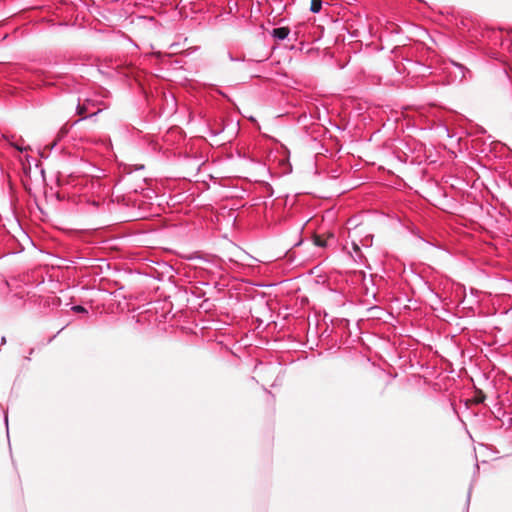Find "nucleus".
I'll list each match as a JSON object with an SVG mask.
<instances>
[{
    "label": "nucleus",
    "mask_w": 512,
    "mask_h": 512,
    "mask_svg": "<svg viewBox=\"0 0 512 512\" xmlns=\"http://www.w3.org/2000/svg\"><path fill=\"white\" fill-rule=\"evenodd\" d=\"M451 64L459 70L460 73V81H462L466 77V73L469 72L466 66L456 61L451 60Z\"/></svg>",
    "instance_id": "nucleus-6"
},
{
    "label": "nucleus",
    "mask_w": 512,
    "mask_h": 512,
    "mask_svg": "<svg viewBox=\"0 0 512 512\" xmlns=\"http://www.w3.org/2000/svg\"><path fill=\"white\" fill-rule=\"evenodd\" d=\"M313 242L316 246L325 248L329 246V243H335L336 238L333 233H328L327 239H324L321 235H314Z\"/></svg>",
    "instance_id": "nucleus-3"
},
{
    "label": "nucleus",
    "mask_w": 512,
    "mask_h": 512,
    "mask_svg": "<svg viewBox=\"0 0 512 512\" xmlns=\"http://www.w3.org/2000/svg\"><path fill=\"white\" fill-rule=\"evenodd\" d=\"M46 200L62 202L67 198L78 206V210L82 212L106 211L109 209L110 203H106L103 194H40Z\"/></svg>",
    "instance_id": "nucleus-1"
},
{
    "label": "nucleus",
    "mask_w": 512,
    "mask_h": 512,
    "mask_svg": "<svg viewBox=\"0 0 512 512\" xmlns=\"http://www.w3.org/2000/svg\"><path fill=\"white\" fill-rule=\"evenodd\" d=\"M5 343H6V337H5V336H3V337L1 338V345H4Z\"/></svg>",
    "instance_id": "nucleus-22"
},
{
    "label": "nucleus",
    "mask_w": 512,
    "mask_h": 512,
    "mask_svg": "<svg viewBox=\"0 0 512 512\" xmlns=\"http://www.w3.org/2000/svg\"><path fill=\"white\" fill-rule=\"evenodd\" d=\"M72 311L76 313H87V309L82 305H75L72 307Z\"/></svg>",
    "instance_id": "nucleus-13"
},
{
    "label": "nucleus",
    "mask_w": 512,
    "mask_h": 512,
    "mask_svg": "<svg viewBox=\"0 0 512 512\" xmlns=\"http://www.w3.org/2000/svg\"><path fill=\"white\" fill-rule=\"evenodd\" d=\"M191 293L197 298H203L205 296V292L198 287L194 288Z\"/></svg>",
    "instance_id": "nucleus-10"
},
{
    "label": "nucleus",
    "mask_w": 512,
    "mask_h": 512,
    "mask_svg": "<svg viewBox=\"0 0 512 512\" xmlns=\"http://www.w3.org/2000/svg\"><path fill=\"white\" fill-rule=\"evenodd\" d=\"M131 192L137 193L139 191H138V189H133Z\"/></svg>",
    "instance_id": "nucleus-27"
},
{
    "label": "nucleus",
    "mask_w": 512,
    "mask_h": 512,
    "mask_svg": "<svg viewBox=\"0 0 512 512\" xmlns=\"http://www.w3.org/2000/svg\"><path fill=\"white\" fill-rule=\"evenodd\" d=\"M69 132V128L67 127H62L59 132H58V135H57V140H61L63 137H65Z\"/></svg>",
    "instance_id": "nucleus-11"
},
{
    "label": "nucleus",
    "mask_w": 512,
    "mask_h": 512,
    "mask_svg": "<svg viewBox=\"0 0 512 512\" xmlns=\"http://www.w3.org/2000/svg\"><path fill=\"white\" fill-rule=\"evenodd\" d=\"M501 417V414L498 412V415L496 416V418L500 419Z\"/></svg>",
    "instance_id": "nucleus-30"
},
{
    "label": "nucleus",
    "mask_w": 512,
    "mask_h": 512,
    "mask_svg": "<svg viewBox=\"0 0 512 512\" xmlns=\"http://www.w3.org/2000/svg\"><path fill=\"white\" fill-rule=\"evenodd\" d=\"M302 242H303L302 239H300L299 241H297L296 243H294L292 245V248L300 246L302 244Z\"/></svg>",
    "instance_id": "nucleus-18"
},
{
    "label": "nucleus",
    "mask_w": 512,
    "mask_h": 512,
    "mask_svg": "<svg viewBox=\"0 0 512 512\" xmlns=\"http://www.w3.org/2000/svg\"><path fill=\"white\" fill-rule=\"evenodd\" d=\"M506 424H508V428H509L510 425L512 424V418L511 417H508V419L506 421Z\"/></svg>",
    "instance_id": "nucleus-20"
},
{
    "label": "nucleus",
    "mask_w": 512,
    "mask_h": 512,
    "mask_svg": "<svg viewBox=\"0 0 512 512\" xmlns=\"http://www.w3.org/2000/svg\"><path fill=\"white\" fill-rule=\"evenodd\" d=\"M25 360L30 361V357H29V356H26V357H25Z\"/></svg>",
    "instance_id": "nucleus-29"
},
{
    "label": "nucleus",
    "mask_w": 512,
    "mask_h": 512,
    "mask_svg": "<svg viewBox=\"0 0 512 512\" xmlns=\"http://www.w3.org/2000/svg\"><path fill=\"white\" fill-rule=\"evenodd\" d=\"M322 5H323L322 0H311L310 11L314 14L319 13L322 9Z\"/></svg>",
    "instance_id": "nucleus-7"
},
{
    "label": "nucleus",
    "mask_w": 512,
    "mask_h": 512,
    "mask_svg": "<svg viewBox=\"0 0 512 512\" xmlns=\"http://www.w3.org/2000/svg\"><path fill=\"white\" fill-rule=\"evenodd\" d=\"M87 111V108L85 105L78 103L76 107V112L78 115H84Z\"/></svg>",
    "instance_id": "nucleus-12"
},
{
    "label": "nucleus",
    "mask_w": 512,
    "mask_h": 512,
    "mask_svg": "<svg viewBox=\"0 0 512 512\" xmlns=\"http://www.w3.org/2000/svg\"><path fill=\"white\" fill-rule=\"evenodd\" d=\"M239 72H243V65L239 68Z\"/></svg>",
    "instance_id": "nucleus-28"
},
{
    "label": "nucleus",
    "mask_w": 512,
    "mask_h": 512,
    "mask_svg": "<svg viewBox=\"0 0 512 512\" xmlns=\"http://www.w3.org/2000/svg\"><path fill=\"white\" fill-rule=\"evenodd\" d=\"M4 420H5L6 427L8 428V415H7V413H5Z\"/></svg>",
    "instance_id": "nucleus-21"
},
{
    "label": "nucleus",
    "mask_w": 512,
    "mask_h": 512,
    "mask_svg": "<svg viewBox=\"0 0 512 512\" xmlns=\"http://www.w3.org/2000/svg\"><path fill=\"white\" fill-rule=\"evenodd\" d=\"M353 250L356 254H359L361 253V250H360V247L358 246V244H356L355 242H353Z\"/></svg>",
    "instance_id": "nucleus-16"
},
{
    "label": "nucleus",
    "mask_w": 512,
    "mask_h": 512,
    "mask_svg": "<svg viewBox=\"0 0 512 512\" xmlns=\"http://www.w3.org/2000/svg\"><path fill=\"white\" fill-rule=\"evenodd\" d=\"M99 112H100V110H98L96 113H92V114H90L89 116H83L81 119H79V120L75 121V123H74V124H76V123L80 122L81 120H85V119H87V118H92V117L96 116Z\"/></svg>",
    "instance_id": "nucleus-14"
},
{
    "label": "nucleus",
    "mask_w": 512,
    "mask_h": 512,
    "mask_svg": "<svg viewBox=\"0 0 512 512\" xmlns=\"http://www.w3.org/2000/svg\"><path fill=\"white\" fill-rule=\"evenodd\" d=\"M264 391L269 395L271 396L272 399H274V395L271 393V391H269L268 389H266L265 387L263 388Z\"/></svg>",
    "instance_id": "nucleus-19"
},
{
    "label": "nucleus",
    "mask_w": 512,
    "mask_h": 512,
    "mask_svg": "<svg viewBox=\"0 0 512 512\" xmlns=\"http://www.w3.org/2000/svg\"><path fill=\"white\" fill-rule=\"evenodd\" d=\"M144 166L143 165H140L137 169H143Z\"/></svg>",
    "instance_id": "nucleus-31"
},
{
    "label": "nucleus",
    "mask_w": 512,
    "mask_h": 512,
    "mask_svg": "<svg viewBox=\"0 0 512 512\" xmlns=\"http://www.w3.org/2000/svg\"><path fill=\"white\" fill-rule=\"evenodd\" d=\"M498 412H499V413H501V414H502V416H504V415L506 414V413H505V411H502V409H501V408H499V409H498Z\"/></svg>",
    "instance_id": "nucleus-24"
},
{
    "label": "nucleus",
    "mask_w": 512,
    "mask_h": 512,
    "mask_svg": "<svg viewBox=\"0 0 512 512\" xmlns=\"http://www.w3.org/2000/svg\"><path fill=\"white\" fill-rule=\"evenodd\" d=\"M270 34L274 39L281 41L288 38L290 34V29L289 27L286 26L276 27L271 31Z\"/></svg>",
    "instance_id": "nucleus-4"
},
{
    "label": "nucleus",
    "mask_w": 512,
    "mask_h": 512,
    "mask_svg": "<svg viewBox=\"0 0 512 512\" xmlns=\"http://www.w3.org/2000/svg\"><path fill=\"white\" fill-rule=\"evenodd\" d=\"M62 330H63V328H62L60 331H58L56 335H53V337H52V338H50L49 342H50V341H52L54 338H56V336H57V335H58Z\"/></svg>",
    "instance_id": "nucleus-23"
},
{
    "label": "nucleus",
    "mask_w": 512,
    "mask_h": 512,
    "mask_svg": "<svg viewBox=\"0 0 512 512\" xmlns=\"http://www.w3.org/2000/svg\"><path fill=\"white\" fill-rule=\"evenodd\" d=\"M227 56L229 58L230 61L232 62H244L246 66H250L252 64H254V62L252 60H244L243 58H238V57H234L230 52L227 53Z\"/></svg>",
    "instance_id": "nucleus-8"
},
{
    "label": "nucleus",
    "mask_w": 512,
    "mask_h": 512,
    "mask_svg": "<svg viewBox=\"0 0 512 512\" xmlns=\"http://www.w3.org/2000/svg\"><path fill=\"white\" fill-rule=\"evenodd\" d=\"M183 195L184 194H180V193H177V194H167V196H168L167 204L169 205L170 201L173 202V204H175L176 202H180V200L182 199ZM165 196H166V194H155V198L165 197Z\"/></svg>",
    "instance_id": "nucleus-5"
},
{
    "label": "nucleus",
    "mask_w": 512,
    "mask_h": 512,
    "mask_svg": "<svg viewBox=\"0 0 512 512\" xmlns=\"http://www.w3.org/2000/svg\"><path fill=\"white\" fill-rule=\"evenodd\" d=\"M472 489H473V483L470 484V487H469V490L467 493V499H466L465 508H464L465 512H468V510H469Z\"/></svg>",
    "instance_id": "nucleus-9"
},
{
    "label": "nucleus",
    "mask_w": 512,
    "mask_h": 512,
    "mask_svg": "<svg viewBox=\"0 0 512 512\" xmlns=\"http://www.w3.org/2000/svg\"><path fill=\"white\" fill-rule=\"evenodd\" d=\"M478 470H479V466H478V464H476L475 465V472H478Z\"/></svg>",
    "instance_id": "nucleus-25"
},
{
    "label": "nucleus",
    "mask_w": 512,
    "mask_h": 512,
    "mask_svg": "<svg viewBox=\"0 0 512 512\" xmlns=\"http://www.w3.org/2000/svg\"><path fill=\"white\" fill-rule=\"evenodd\" d=\"M12 146H13L15 149H17L18 151H20V152H22V151L26 150V148H25V147L19 146V145H17V144H12Z\"/></svg>",
    "instance_id": "nucleus-17"
},
{
    "label": "nucleus",
    "mask_w": 512,
    "mask_h": 512,
    "mask_svg": "<svg viewBox=\"0 0 512 512\" xmlns=\"http://www.w3.org/2000/svg\"><path fill=\"white\" fill-rule=\"evenodd\" d=\"M57 143H58V140L56 139L51 144L46 146V148H48L51 151V150H53L57 146Z\"/></svg>",
    "instance_id": "nucleus-15"
},
{
    "label": "nucleus",
    "mask_w": 512,
    "mask_h": 512,
    "mask_svg": "<svg viewBox=\"0 0 512 512\" xmlns=\"http://www.w3.org/2000/svg\"><path fill=\"white\" fill-rule=\"evenodd\" d=\"M219 133H220V131H218V132H214V133H213V135H214V136H217Z\"/></svg>",
    "instance_id": "nucleus-26"
},
{
    "label": "nucleus",
    "mask_w": 512,
    "mask_h": 512,
    "mask_svg": "<svg viewBox=\"0 0 512 512\" xmlns=\"http://www.w3.org/2000/svg\"><path fill=\"white\" fill-rule=\"evenodd\" d=\"M430 196L426 200L445 212L454 213L458 208V203L452 194H430Z\"/></svg>",
    "instance_id": "nucleus-2"
}]
</instances>
